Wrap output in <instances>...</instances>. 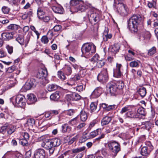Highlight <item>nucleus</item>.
<instances>
[{
    "label": "nucleus",
    "instance_id": "obj_1",
    "mask_svg": "<svg viewBox=\"0 0 158 158\" xmlns=\"http://www.w3.org/2000/svg\"><path fill=\"white\" fill-rule=\"evenodd\" d=\"M142 18L139 15H134L127 21L128 28L131 33H136L139 24L142 23Z\"/></svg>",
    "mask_w": 158,
    "mask_h": 158
},
{
    "label": "nucleus",
    "instance_id": "obj_2",
    "mask_svg": "<svg viewBox=\"0 0 158 158\" xmlns=\"http://www.w3.org/2000/svg\"><path fill=\"white\" fill-rule=\"evenodd\" d=\"M114 10L122 16L125 17L127 15L128 9L127 6L124 4L123 2H114Z\"/></svg>",
    "mask_w": 158,
    "mask_h": 158
},
{
    "label": "nucleus",
    "instance_id": "obj_3",
    "mask_svg": "<svg viewBox=\"0 0 158 158\" xmlns=\"http://www.w3.org/2000/svg\"><path fill=\"white\" fill-rule=\"evenodd\" d=\"M108 150L114 156H116L117 154L121 151L120 144L118 142L112 140L107 143Z\"/></svg>",
    "mask_w": 158,
    "mask_h": 158
},
{
    "label": "nucleus",
    "instance_id": "obj_4",
    "mask_svg": "<svg viewBox=\"0 0 158 158\" xmlns=\"http://www.w3.org/2000/svg\"><path fill=\"white\" fill-rule=\"evenodd\" d=\"M96 46L92 43H86L81 48L82 52L87 57L91 56L96 52Z\"/></svg>",
    "mask_w": 158,
    "mask_h": 158
},
{
    "label": "nucleus",
    "instance_id": "obj_5",
    "mask_svg": "<svg viewBox=\"0 0 158 158\" xmlns=\"http://www.w3.org/2000/svg\"><path fill=\"white\" fill-rule=\"evenodd\" d=\"M10 101L14 105L18 107H23L26 105L25 97L21 94L12 97L10 98Z\"/></svg>",
    "mask_w": 158,
    "mask_h": 158
},
{
    "label": "nucleus",
    "instance_id": "obj_6",
    "mask_svg": "<svg viewBox=\"0 0 158 158\" xmlns=\"http://www.w3.org/2000/svg\"><path fill=\"white\" fill-rule=\"evenodd\" d=\"M15 131V129L13 126L7 124L0 126V133L5 134L7 132L8 135H11Z\"/></svg>",
    "mask_w": 158,
    "mask_h": 158
},
{
    "label": "nucleus",
    "instance_id": "obj_7",
    "mask_svg": "<svg viewBox=\"0 0 158 158\" xmlns=\"http://www.w3.org/2000/svg\"><path fill=\"white\" fill-rule=\"evenodd\" d=\"M108 75L106 69H103L97 76L98 81L102 83L106 82L108 81Z\"/></svg>",
    "mask_w": 158,
    "mask_h": 158
},
{
    "label": "nucleus",
    "instance_id": "obj_8",
    "mask_svg": "<svg viewBox=\"0 0 158 158\" xmlns=\"http://www.w3.org/2000/svg\"><path fill=\"white\" fill-rule=\"evenodd\" d=\"M107 90L109 91L112 95H114L116 94L118 91L117 86L114 81H111L108 83L106 86Z\"/></svg>",
    "mask_w": 158,
    "mask_h": 158
},
{
    "label": "nucleus",
    "instance_id": "obj_9",
    "mask_svg": "<svg viewBox=\"0 0 158 158\" xmlns=\"http://www.w3.org/2000/svg\"><path fill=\"white\" fill-rule=\"evenodd\" d=\"M37 84L35 80L33 78L28 79L23 86L26 90H28L31 89L32 88L35 87Z\"/></svg>",
    "mask_w": 158,
    "mask_h": 158
},
{
    "label": "nucleus",
    "instance_id": "obj_10",
    "mask_svg": "<svg viewBox=\"0 0 158 158\" xmlns=\"http://www.w3.org/2000/svg\"><path fill=\"white\" fill-rule=\"evenodd\" d=\"M81 96L75 92L72 93L71 94H68L66 95V98L67 101H77L80 100Z\"/></svg>",
    "mask_w": 158,
    "mask_h": 158
},
{
    "label": "nucleus",
    "instance_id": "obj_11",
    "mask_svg": "<svg viewBox=\"0 0 158 158\" xmlns=\"http://www.w3.org/2000/svg\"><path fill=\"white\" fill-rule=\"evenodd\" d=\"M45 156L44 150L42 148L35 151L34 153V158H44Z\"/></svg>",
    "mask_w": 158,
    "mask_h": 158
},
{
    "label": "nucleus",
    "instance_id": "obj_12",
    "mask_svg": "<svg viewBox=\"0 0 158 158\" xmlns=\"http://www.w3.org/2000/svg\"><path fill=\"white\" fill-rule=\"evenodd\" d=\"M47 74L48 72L46 69H41L39 70L36 75V77L39 79H45Z\"/></svg>",
    "mask_w": 158,
    "mask_h": 158
},
{
    "label": "nucleus",
    "instance_id": "obj_13",
    "mask_svg": "<svg viewBox=\"0 0 158 158\" xmlns=\"http://www.w3.org/2000/svg\"><path fill=\"white\" fill-rule=\"evenodd\" d=\"M102 89L101 87H97L92 93L90 96L92 98L98 97L102 93Z\"/></svg>",
    "mask_w": 158,
    "mask_h": 158
},
{
    "label": "nucleus",
    "instance_id": "obj_14",
    "mask_svg": "<svg viewBox=\"0 0 158 158\" xmlns=\"http://www.w3.org/2000/svg\"><path fill=\"white\" fill-rule=\"evenodd\" d=\"M13 32H5L2 34L1 36L4 40L9 41L13 38Z\"/></svg>",
    "mask_w": 158,
    "mask_h": 158
},
{
    "label": "nucleus",
    "instance_id": "obj_15",
    "mask_svg": "<svg viewBox=\"0 0 158 158\" xmlns=\"http://www.w3.org/2000/svg\"><path fill=\"white\" fill-rule=\"evenodd\" d=\"M89 19V21L92 22L94 21L96 22L98 20V17L97 16L98 15L96 13L90 11L88 14Z\"/></svg>",
    "mask_w": 158,
    "mask_h": 158
},
{
    "label": "nucleus",
    "instance_id": "obj_16",
    "mask_svg": "<svg viewBox=\"0 0 158 158\" xmlns=\"http://www.w3.org/2000/svg\"><path fill=\"white\" fill-rule=\"evenodd\" d=\"M27 98L29 104H32L37 101L35 96L32 94H30L27 95Z\"/></svg>",
    "mask_w": 158,
    "mask_h": 158
},
{
    "label": "nucleus",
    "instance_id": "obj_17",
    "mask_svg": "<svg viewBox=\"0 0 158 158\" xmlns=\"http://www.w3.org/2000/svg\"><path fill=\"white\" fill-rule=\"evenodd\" d=\"M42 146L47 149H49L53 147L52 141H51V139L46 140L44 143V144H42Z\"/></svg>",
    "mask_w": 158,
    "mask_h": 158
},
{
    "label": "nucleus",
    "instance_id": "obj_18",
    "mask_svg": "<svg viewBox=\"0 0 158 158\" xmlns=\"http://www.w3.org/2000/svg\"><path fill=\"white\" fill-rule=\"evenodd\" d=\"M151 151L146 147H143L141 148L140 154L143 156H147L149 154Z\"/></svg>",
    "mask_w": 158,
    "mask_h": 158
},
{
    "label": "nucleus",
    "instance_id": "obj_19",
    "mask_svg": "<svg viewBox=\"0 0 158 158\" xmlns=\"http://www.w3.org/2000/svg\"><path fill=\"white\" fill-rule=\"evenodd\" d=\"M52 9L54 12L56 13L63 14L64 11L63 8L61 6H53L52 7Z\"/></svg>",
    "mask_w": 158,
    "mask_h": 158
},
{
    "label": "nucleus",
    "instance_id": "obj_20",
    "mask_svg": "<svg viewBox=\"0 0 158 158\" xmlns=\"http://www.w3.org/2000/svg\"><path fill=\"white\" fill-rule=\"evenodd\" d=\"M80 119L81 121H85L88 118L87 113L86 112L84 109L82 110L80 113Z\"/></svg>",
    "mask_w": 158,
    "mask_h": 158
},
{
    "label": "nucleus",
    "instance_id": "obj_21",
    "mask_svg": "<svg viewBox=\"0 0 158 158\" xmlns=\"http://www.w3.org/2000/svg\"><path fill=\"white\" fill-rule=\"evenodd\" d=\"M50 139L54 147L59 146L61 143V140L58 138H53Z\"/></svg>",
    "mask_w": 158,
    "mask_h": 158
},
{
    "label": "nucleus",
    "instance_id": "obj_22",
    "mask_svg": "<svg viewBox=\"0 0 158 158\" xmlns=\"http://www.w3.org/2000/svg\"><path fill=\"white\" fill-rule=\"evenodd\" d=\"M62 132L64 133H69L71 130V127L67 124H64L61 126Z\"/></svg>",
    "mask_w": 158,
    "mask_h": 158
},
{
    "label": "nucleus",
    "instance_id": "obj_23",
    "mask_svg": "<svg viewBox=\"0 0 158 158\" xmlns=\"http://www.w3.org/2000/svg\"><path fill=\"white\" fill-rule=\"evenodd\" d=\"M120 48L119 45L118 44H114L109 47V50L112 52H116Z\"/></svg>",
    "mask_w": 158,
    "mask_h": 158
},
{
    "label": "nucleus",
    "instance_id": "obj_24",
    "mask_svg": "<svg viewBox=\"0 0 158 158\" xmlns=\"http://www.w3.org/2000/svg\"><path fill=\"white\" fill-rule=\"evenodd\" d=\"M137 92L142 98L145 96L147 93L146 89L144 87H140L137 90Z\"/></svg>",
    "mask_w": 158,
    "mask_h": 158
},
{
    "label": "nucleus",
    "instance_id": "obj_25",
    "mask_svg": "<svg viewBox=\"0 0 158 158\" xmlns=\"http://www.w3.org/2000/svg\"><path fill=\"white\" fill-rule=\"evenodd\" d=\"M60 97V92L57 91H56L55 93L52 94L50 96V99L55 101H58Z\"/></svg>",
    "mask_w": 158,
    "mask_h": 158
},
{
    "label": "nucleus",
    "instance_id": "obj_26",
    "mask_svg": "<svg viewBox=\"0 0 158 158\" xmlns=\"http://www.w3.org/2000/svg\"><path fill=\"white\" fill-rule=\"evenodd\" d=\"M111 118L108 116H106L103 118L101 121V124L102 126L108 124L111 121Z\"/></svg>",
    "mask_w": 158,
    "mask_h": 158
},
{
    "label": "nucleus",
    "instance_id": "obj_27",
    "mask_svg": "<svg viewBox=\"0 0 158 158\" xmlns=\"http://www.w3.org/2000/svg\"><path fill=\"white\" fill-rule=\"evenodd\" d=\"M85 148V146H83L79 148L73 149L71 150V151L73 153L76 154L84 151Z\"/></svg>",
    "mask_w": 158,
    "mask_h": 158
},
{
    "label": "nucleus",
    "instance_id": "obj_28",
    "mask_svg": "<svg viewBox=\"0 0 158 158\" xmlns=\"http://www.w3.org/2000/svg\"><path fill=\"white\" fill-rule=\"evenodd\" d=\"M127 115L128 117L134 118H138L139 115L137 113L133 111H129L127 113Z\"/></svg>",
    "mask_w": 158,
    "mask_h": 158
},
{
    "label": "nucleus",
    "instance_id": "obj_29",
    "mask_svg": "<svg viewBox=\"0 0 158 158\" xmlns=\"http://www.w3.org/2000/svg\"><path fill=\"white\" fill-rule=\"evenodd\" d=\"M16 40L21 45H23L24 44V36L22 35H19L16 38Z\"/></svg>",
    "mask_w": 158,
    "mask_h": 158
},
{
    "label": "nucleus",
    "instance_id": "obj_30",
    "mask_svg": "<svg viewBox=\"0 0 158 158\" xmlns=\"http://www.w3.org/2000/svg\"><path fill=\"white\" fill-rule=\"evenodd\" d=\"M78 10L81 12L84 11L86 9V7L84 5L83 2L82 1H80L79 4L77 6V8Z\"/></svg>",
    "mask_w": 158,
    "mask_h": 158
},
{
    "label": "nucleus",
    "instance_id": "obj_31",
    "mask_svg": "<svg viewBox=\"0 0 158 158\" xmlns=\"http://www.w3.org/2000/svg\"><path fill=\"white\" fill-rule=\"evenodd\" d=\"M67 84L69 85H71L72 86H73L75 85V84H70L69 83H67ZM73 88L75 89L78 92H81L83 90L84 88L82 85H80L77 86L76 87H73Z\"/></svg>",
    "mask_w": 158,
    "mask_h": 158
},
{
    "label": "nucleus",
    "instance_id": "obj_32",
    "mask_svg": "<svg viewBox=\"0 0 158 158\" xmlns=\"http://www.w3.org/2000/svg\"><path fill=\"white\" fill-rule=\"evenodd\" d=\"M140 61L137 60L132 61L129 64L131 68L138 67L139 66Z\"/></svg>",
    "mask_w": 158,
    "mask_h": 158
},
{
    "label": "nucleus",
    "instance_id": "obj_33",
    "mask_svg": "<svg viewBox=\"0 0 158 158\" xmlns=\"http://www.w3.org/2000/svg\"><path fill=\"white\" fill-rule=\"evenodd\" d=\"M58 88V86L54 84H49L47 87L48 90L49 91H52L56 90Z\"/></svg>",
    "mask_w": 158,
    "mask_h": 158
},
{
    "label": "nucleus",
    "instance_id": "obj_34",
    "mask_svg": "<svg viewBox=\"0 0 158 158\" xmlns=\"http://www.w3.org/2000/svg\"><path fill=\"white\" fill-rule=\"evenodd\" d=\"M114 82L115 83L117 86L118 90L120 89H123L124 86V83L122 81H114Z\"/></svg>",
    "mask_w": 158,
    "mask_h": 158
},
{
    "label": "nucleus",
    "instance_id": "obj_35",
    "mask_svg": "<svg viewBox=\"0 0 158 158\" xmlns=\"http://www.w3.org/2000/svg\"><path fill=\"white\" fill-rule=\"evenodd\" d=\"M78 123L77 117H76L69 121L68 123L71 126H73L77 124Z\"/></svg>",
    "mask_w": 158,
    "mask_h": 158
},
{
    "label": "nucleus",
    "instance_id": "obj_36",
    "mask_svg": "<svg viewBox=\"0 0 158 158\" xmlns=\"http://www.w3.org/2000/svg\"><path fill=\"white\" fill-rule=\"evenodd\" d=\"M100 130L99 129H97L95 131H94L91 132L89 134L90 138H93L95 137L96 136L99 134V133H100Z\"/></svg>",
    "mask_w": 158,
    "mask_h": 158
},
{
    "label": "nucleus",
    "instance_id": "obj_37",
    "mask_svg": "<svg viewBox=\"0 0 158 158\" xmlns=\"http://www.w3.org/2000/svg\"><path fill=\"white\" fill-rule=\"evenodd\" d=\"M64 69L67 75H69L71 74L72 73V69L69 65H66Z\"/></svg>",
    "mask_w": 158,
    "mask_h": 158
},
{
    "label": "nucleus",
    "instance_id": "obj_38",
    "mask_svg": "<svg viewBox=\"0 0 158 158\" xmlns=\"http://www.w3.org/2000/svg\"><path fill=\"white\" fill-rule=\"evenodd\" d=\"M80 1L78 0H71L70 1V4L71 6H75L77 8V7L80 4Z\"/></svg>",
    "mask_w": 158,
    "mask_h": 158
},
{
    "label": "nucleus",
    "instance_id": "obj_39",
    "mask_svg": "<svg viewBox=\"0 0 158 158\" xmlns=\"http://www.w3.org/2000/svg\"><path fill=\"white\" fill-rule=\"evenodd\" d=\"M122 76V73L120 70H114V76L117 78L121 77Z\"/></svg>",
    "mask_w": 158,
    "mask_h": 158
},
{
    "label": "nucleus",
    "instance_id": "obj_40",
    "mask_svg": "<svg viewBox=\"0 0 158 158\" xmlns=\"http://www.w3.org/2000/svg\"><path fill=\"white\" fill-rule=\"evenodd\" d=\"M19 25L15 24H11L7 27V28L9 30H17L19 28Z\"/></svg>",
    "mask_w": 158,
    "mask_h": 158
},
{
    "label": "nucleus",
    "instance_id": "obj_41",
    "mask_svg": "<svg viewBox=\"0 0 158 158\" xmlns=\"http://www.w3.org/2000/svg\"><path fill=\"white\" fill-rule=\"evenodd\" d=\"M44 14L42 9L40 7L37 10V14L38 17L39 19L43 18L42 16Z\"/></svg>",
    "mask_w": 158,
    "mask_h": 158
},
{
    "label": "nucleus",
    "instance_id": "obj_42",
    "mask_svg": "<svg viewBox=\"0 0 158 158\" xmlns=\"http://www.w3.org/2000/svg\"><path fill=\"white\" fill-rule=\"evenodd\" d=\"M99 59V55L97 54H96L90 60V64H93V62H97Z\"/></svg>",
    "mask_w": 158,
    "mask_h": 158
},
{
    "label": "nucleus",
    "instance_id": "obj_43",
    "mask_svg": "<svg viewBox=\"0 0 158 158\" xmlns=\"http://www.w3.org/2000/svg\"><path fill=\"white\" fill-rule=\"evenodd\" d=\"M28 140L23 138L19 140V143L23 146H27L28 145Z\"/></svg>",
    "mask_w": 158,
    "mask_h": 158
},
{
    "label": "nucleus",
    "instance_id": "obj_44",
    "mask_svg": "<svg viewBox=\"0 0 158 158\" xmlns=\"http://www.w3.org/2000/svg\"><path fill=\"white\" fill-rule=\"evenodd\" d=\"M156 52V48L155 47H153L148 50V56H151L154 54Z\"/></svg>",
    "mask_w": 158,
    "mask_h": 158
},
{
    "label": "nucleus",
    "instance_id": "obj_45",
    "mask_svg": "<svg viewBox=\"0 0 158 158\" xmlns=\"http://www.w3.org/2000/svg\"><path fill=\"white\" fill-rule=\"evenodd\" d=\"M57 75L59 78L62 81L64 80L66 78V77L64 75V73L61 71H59L58 72Z\"/></svg>",
    "mask_w": 158,
    "mask_h": 158
},
{
    "label": "nucleus",
    "instance_id": "obj_46",
    "mask_svg": "<svg viewBox=\"0 0 158 158\" xmlns=\"http://www.w3.org/2000/svg\"><path fill=\"white\" fill-rule=\"evenodd\" d=\"M105 64L104 60H99L98 61L96 64V66L98 68H102Z\"/></svg>",
    "mask_w": 158,
    "mask_h": 158
},
{
    "label": "nucleus",
    "instance_id": "obj_47",
    "mask_svg": "<svg viewBox=\"0 0 158 158\" xmlns=\"http://www.w3.org/2000/svg\"><path fill=\"white\" fill-rule=\"evenodd\" d=\"M97 107V104L95 102H92L90 105V112L95 111Z\"/></svg>",
    "mask_w": 158,
    "mask_h": 158
},
{
    "label": "nucleus",
    "instance_id": "obj_48",
    "mask_svg": "<svg viewBox=\"0 0 158 158\" xmlns=\"http://www.w3.org/2000/svg\"><path fill=\"white\" fill-rule=\"evenodd\" d=\"M138 114H140L141 115L145 116L146 115L145 112V109L142 107L139 108L137 110Z\"/></svg>",
    "mask_w": 158,
    "mask_h": 158
},
{
    "label": "nucleus",
    "instance_id": "obj_49",
    "mask_svg": "<svg viewBox=\"0 0 158 158\" xmlns=\"http://www.w3.org/2000/svg\"><path fill=\"white\" fill-rule=\"evenodd\" d=\"M6 48L9 54H12L13 52V47L12 46L7 44L6 46Z\"/></svg>",
    "mask_w": 158,
    "mask_h": 158
},
{
    "label": "nucleus",
    "instance_id": "obj_50",
    "mask_svg": "<svg viewBox=\"0 0 158 158\" xmlns=\"http://www.w3.org/2000/svg\"><path fill=\"white\" fill-rule=\"evenodd\" d=\"M82 71H80V75L78 73L76 74L73 77V79L74 81H77L81 79V77H82L83 75H81V73Z\"/></svg>",
    "mask_w": 158,
    "mask_h": 158
},
{
    "label": "nucleus",
    "instance_id": "obj_51",
    "mask_svg": "<svg viewBox=\"0 0 158 158\" xmlns=\"http://www.w3.org/2000/svg\"><path fill=\"white\" fill-rule=\"evenodd\" d=\"M75 113V110L73 109H69L65 112V114L69 116H72Z\"/></svg>",
    "mask_w": 158,
    "mask_h": 158
},
{
    "label": "nucleus",
    "instance_id": "obj_52",
    "mask_svg": "<svg viewBox=\"0 0 158 158\" xmlns=\"http://www.w3.org/2000/svg\"><path fill=\"white\" fill-rule=\"evenodd\" d=\"M16 69V67L15 65H13L9 67L6 70V72L8 73H12Z\"/></svg>",
    "mask_w": 158,
    "mask_h": 158
},
{
    "label": "nucleus",
    "instance_id": "obj_53",
    "mask_svg": "<svg viewBox=\"0 0 158 158\" xmlns=\"http://www.w3.org/2000/svg\"><path fill=\"white\" fill-rule=\"evenodd\" d=\"M145 144L147 148H148L149 150L152 151L153 148V147L151 143L149 141H147L145 142Z\"/></svg>",
    "mask_w": 158,
    "mask_h": 158
},
{
    "label": "nucleus",
    "instance_id": "obj_54",
    "mask_svg": "<svg viewBox=\"0 0 158 158\" xmlns=\"http://www.w3.org/2000/svg\"><path fill=\"white\" fill-rule=\"evenodd\" d=\"M2 10L3 13L5 14H7L9 12L10 9L8 7L3 6L2 7Z\"/></svg>",
    "mask_w": 158,
    "mask_h": 158
},
{
    "label": "nucleus",
    "instance_id": "obj_55",
    "mask_svg": "<svg viewBox=\"0 0 158 158\" xmlns=\"http://www.w3.org/2000/svg\"><path fill=\"white\" fill-rule=\"evenodd\" d=\"M145 129L147 130H149L151 128L152 124L149 122H145L144 124Z\"/></svg>",
    "mask_w": 158,
    "mask_h": 158
},
{
    "label": "nucleus",
    "instance_id": "obj_56",
    "mask_svg": "<svg viewBox=\"0 0 158 158\" xmlns=\"http://www.w3.org/2000/svg\"><path fill=\"white\" fill-rule=\"evenodd\" d=\"M49 41L47 37L46 36H43L41 39V41L42 43L46 44L48 43Z\"/></svg>",
    "mask_w": 158,
    "mask_h": 158
},
{
    "label": "nucleus",
    "instance_id": "obj_57",
    "mask_svg": "<svg viewBox=\"0 0 158 158\" xmlns=\"http://www.w3.org/2000/svg\"><path fill=\"white\" fill-rule=\"evenodd\" d=\"M130 106H127L123 108L120 111V113L122 114L126 112V111L130 110Z\"/></svg>",
    "mask_w": 158,
    "mask_h": 158
},
{
    "label": "nucleus",
    "instance_id": "obj_58",
    "mask_svg": "<svg viewBox=\"0 0 158 158\" xmlns=\"http://www.w3.org/2000/svg\"><path fill=\"white\" fill-rule=\"evenodd\" d=\"M112 37V35L110 34H107L106 35H105L103 36V40L105 41H107L108 40V39H110Z\"/></svg>",
    "mask_w": 158,
    "mask_h": 158
},
{
    "label": "nucleus",
    "instance_id": "obj_59",
    "mask_svg": "<svg viewBox=\"0 0 158 158\" xmlns=\"http://www.w3.org/2000/svg\"><path fill=\"white\" fill-rule=\"evenodd\" d=\"M45 116L46 118H49V119H51L53 116L52 114L51 111L46 112L45 114Z\"/></svg>",
    "mask_w": 158,
    "mask_h": 158
},
{
    "label": "nucleus",
    "instance_id": "obj_60",
    "mask_svg": "<svg viewBox=\"0 0 158 158\" xmlns=\"http://www.w3.org/2000/svg\"><path fill=\"white\" fill-rule=\"evenodd\" d=\"M61 28V26L59 25H55L53 27L54 31L56 32L59 31Z\"/></svg>",
    "mask_w": 158,
    "mask_h": 158
},
{
    "label": "nucleus",
    "instance_id": "obj_61",
    "mask_svg": "<svg viewBox=\"0 0 158 158\" xmlns=\"http://www.w3.org/2000/svg\"><path fill=\"white\" fill-rule=\"evenodd\" d=\"M85 125V123H80L77 127V130H80L84 127Z\"/></svg>",
    "mask_w": 158,
    "mask_h": 158
},
{
    "label": "nucleus",
    "instance_id": "obj_62",
    "mask_svg": "<svg viewBox=\"0 0 158 158\" xmlns=\"http://www.w3.org/2000/svg\"><path fill=\"white\" fill-rule=\"evenodd\" d=\"M125 59L127 61H132L134 60V58L131 57L130 55H127L125 57Z\"/></svg>",
    "mask_w": 158,
    "mask_h": 158
},
{
    "label": "nucleus",
    "instance_id": "obj_63",
    "mask_svg": "<svg viewBox=\"0 0 158 158\" xmlns=\"http://www.w3.org/2000/svg\"><path fill=\"white\" fill-rule=\"evenodd\" d=\"M115 107L116 105H109L107 106V107L106 109V110L109 111L111 110H113L115 109Z\"/></svg>",
    "mask_w": 158,
    "mask_h": 158
},
{
    "label": "nucleus",
    "instance_id": "obj_64",
    "mask_svg": "<svg viewBox=\"0 0 158 158\" xmlns=\"http://www.w3.org/2000/svg\"><path fill=\"white\" fill-rule=\"evenodd\" d=\"M79 137V134H77L76 136L72 138L71 139V140H70L69 142L72 143L73 142H74L75 140L77 139Z\"/></svg>",
    "mask_w": 158,
    "mask_h": 158
}]
</instances>
